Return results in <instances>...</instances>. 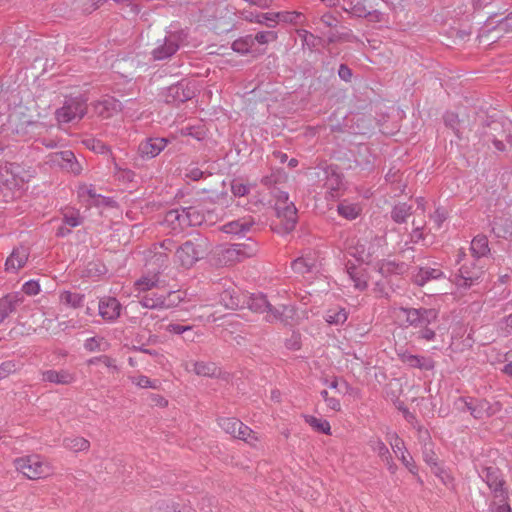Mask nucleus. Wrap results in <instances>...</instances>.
<instances>
[{"label": "nucleus", "instance_id": "f257e3e1", "mask_svg": "<svg viewBox=\"0 0 512 512\" xmlns=\"http://www.w3.org/2000/svg\"><path fill=\"white\" fill-rule=\"evenodd\" d=\"M212 245L208 238L198 236L193 240H187L176 250L175 256L184 268H190L198 260L211 252Z\"/></svg>", "mask_w": 512, "mask_h": 512}, {"label": "nucleus", "instance_id": "f03ea898", "mask_svg": "<svg viewBox=\"0 0 512 512\" xmlns=\"http://www.w3.org/2000/svg\"><path fill=\"white\" fill-rule=\"evenodd\" d=\"M187 34L183 30L170 31L163 39H158L150 52L153 61L170 60L185 45Z\"/></svg>", "mask_w": 512, "mask_h": 512}, {"label": "nucleus", "instance_id": "7ed1b4c3", "mask_svg": "<svg viewBox=\"0 0 512 512\" xmlns=\"http://www.w3.org/2000/svg\"><path fill=\"white\" fill-rule=\"evenodd\" d=\"M504 126V122L500 120L487 118L479 131L484 144L492 142L498 151H505V144L500 138L504 137L507 142L511 143L512 135L506 133Z\"/></svg>", "mask_w": 512, "mask_h": 512}, {"label": "nucleus", "instance_id": "20e7f679", "mask_svg": "<svg viewBox=\"0 0 512 512\" xmlns=\"http://www.w3.org/2000/svg\"><path fill=\"white\" fill-rule=\"evenodd\" d=\"M87 113L86 101L80 97L69 98L55 112L57 121L61 124L80 121Z\"/></svg>", "mask_w": 512, "mask_h": 512}, {"label": "nucleus", "instance_id": "39448f33", "mask_svg": "<svg viewBox=\"0 0 512 512\" xmlns=\"http://www.w3.org/2000/svg\"><path fill=\"white\" fill-rule=\"evenodd\" d=\"M15 468L28 479H40L49 474V466L38 455H30L17 458L14 461Z\"/></svg>", "mask_w": 512, "mask_h": 512}, {"label": "nucleus", "instance_id": "423d86ee", "mask_svg": "<svg viewBox=\"0 0 512 512\" xmlns=\"http://www.w3.org/2000/svg\"><path fill=\"white\" fill-rule=\"evenodd\" d=\"M479 475L491 490L494 499H509V492L505 487L506 481L499 468L493 466L484 467Z\"/></svg>", "mask_w": 512, "mask_h": 512}, {"label": "nucleus", "instance_id": "0eeeda50", "mask_svg": "<svg viewBox=\"0 0 512 512\" xmlns=\"http://www.w3.org/2000/svg\"><path fill=\"white\" fill-rule=\"evenodd\" d=\"M195 95V85L186 79H182L166 89L165 102L178 107L180 104L195 97Z\"/></svg>", "mask_w": 512, "mask_h": 512}, {"label": "nucleus", "instance_id": "6e6552de", "mask_svg": "<svg viewBox=\"0 0 512 512\" xmlns=\"http://www.w3.org/2000/svg\"><path fill=\"white\" fill-rule=\"evenodd\" d=\"M400 312L406 317L408 325L415 328H422L423 326H429L435 322L438 318V311L434 308H408L401 307Z\"/></svg>", "mask_w": 512, "mask_h": 512}, {"label": "nucleus", "instance_id": "1a4fd4ad", "mask_svg": "<svg viewBox=\"0 0 512 512\" xmlns=\"http://www.w3.org/2000/svg\"><path fill=\"white\" fill-rule=\"evenodd\" d=\"M456 404H461L458 409L462 412L468 411L475 419H484L495 414L493 406L485 399L472 397H459Z\"/></svg>", "mask_w": 512, "mask_h": 512}, {"label": "nucleus", "instance_id": "9d476101", "mask_svg": "<svg viewBox=\"0 0 512 512\" xmlns=\"http://www.w3.org/2000/svg\"><path fill=\"white\" fill-rule=\"evenodd\" d=\"M219 426L225 433L231 435L233 438L243 440L251 443L252 440L257 438L253 435V431L237 418L220 417L218 418Z\"/></svg>", "mask_w": 512, "mask_h": 512}, {"label": "nucleus", "instance_id": "9b49d317", "mask_svg": "<svg viewBox=\"0 0 512 512\" xmlns=\"http://www.w3.org/2000/svg\"><path fill=\"white\" fill-rule=\"evenodd\" d=\"M49 162L74 175L81 173L82 167L71 150L56 152L49 155Z\"/></svg>", "mask_w": 512, "mask_h": 512}, {"label": "nucleus", "instance_id": "f8f14e48", "mask_svg": "<svg viewBox=\"0 0 512 512\" xmlns=\"http://www.w3.org/2000/svg\"><path fill=\"white\" fill-rule=\"evenodd\" d=\"M482 274L483 270L476 265V259L468 260L460 266L456 283L460 287H470L479 280Z\"/></svg>", "mask_w": 512, "mask_h": 512}, {"label": "nucleus", "instance_id": "ddd939ff", "mask_svg": "<svg viewBox=\"0 0 512 512\" xmlns=\"http://www.w3.org/2000/svg\"><path fill=\"white\" fill-rule=\"evenodd\" d=\"M258 252V244L252 238H248L245 242L234 243L226 249V256L230 260L241 261L245 258L253 257Z\"/></svg>", "mask_w": 512, "mask_h": 512}, {"label": "nucleus", "instance_id": "4468645a", "mask_svg": "<svg viewBox=\"0 0 512 512\" xmlns=\"http://www.w3.org/2000/svg\"><path fill=\"white\" fill-rule=\"evenodd\" d=\"M164 223L174 234H180L189 228L184 206L167 211L164 217Z\"/></svg>", "mask_w": 512, "mask_h": 512}, {"label": "nucleus", "instance_id": "2eb2a0df", "mask_svg": "<svg viewBox=\"0 0 512 512\" xmlns=\"http://www.w3.org/2000/svg\"><path fill=\"white\" fill-rule=\"evenodd\" d=\"M168 140L160 137L146 138L139 144L138 152L142 158L152 159L167 146Z\"/></svg>", "mask_w": 512, "mask_h": 512}, {"label": "nucleus", "instance_id": "dca6fc26", "mask_svg": "<svg viewBox=\"0 0 512 512\" xmlns=\"http://www.w3.org/2000/svg\"><path fill=\"white\" fill-rule=\"evenodd\" d=\"M188 227L201 226L211 217L212 211L205 208L201 202L191 206H184Z\"/></svg>", "mask_w": 512, "mask_h": 512}, {"label": "nucleus", "instance_id": "f3484780", "mask_svg": "<svg viewBox=\"0 0 512 512\" xmlns=\"http://www.w3.org/2000/svg\"><path fill=\"white\" fill-rule=\"evenodd\" d=\"M295 314L296 311L292 306L280 305L279 307H274L270 304L266 312L265 320L269 323L280 321L284 325H291Z\"/></svg>", "mask_w": 512, "mask_h": 512}, {"label": "nucleus", "instance_id": "a211bd4d", "mask_svg": "<svg viewBox=\"0 0 512 512\" xmlns=\"http://www.w3.org/2000/svg\"><path fill=\"white\" fill-rule=\"evenodd\" d=\"M122 306L115 297H104L98 303V312L103 320L114 322L121 313Z\"/></svg>", "mask_w": 512, "mask_h": 512}, {"label": "nucleus", "instance_id": "6ab92c4d", "mask_svg": "<svg viewBox=\"0 0 512 512\" xmlns=\"http://www.w3.org/2000/svg\"><path fill=\"white\" fill-rule=\"evenodd\" d=\"M21 292H12L0 298V324L24 302Z\"/></svg>", "mask_w": 512, "mask_h": 512}, {"label": "nucleus", "instance_id": "aec40b11", "mask_svg": "<svg viewBox=\"0 0 512 512\" xmlns=\"http://www.w3.org/2000/svg\"><path fill=\"white\" fill-rule=\"evenodd\" d=\"M93 110L99 117L108 119L121 111V103L114 97L106 96L93 104Z\"/></svg>", "mask_w": 512, "mask_h": 512}, {"label": "nucleus", "instance_id": "412c9836", "mask_svg": "<svg viewBox=\"0 0 512 512\" xmlns=\"http://www.w3.org/2000/svg\"><path fill=\"white\" fill-rule=\"evenodd\" d=\"M246 294L241 293L236 287L229 286L220 294V302L228 309L236 310L245 307Z\"/></svg>", "mask_w": 512, "mask_h": 512}, {"label": "nucleus", "instance_id": "4be33fe9", "mask_svg": "<svg viewBox=\"0 0 512 512\" xmlns=\"http://www.w3.org/2000/svg\"><path fill=\"white\" fill-rule=\"evenodd\" d=\"M231 48L234 52L242 56L250 54L253 57H257L265 53V49L255 48L251 34L239 37L234 40L231 44Z\"/></svg>", "mask_w": 512, "mask_h": 512}, {"label": "nucleus", "instance_id": "5701e85b", "mask_svg": "<svg viewBox=\"0 0 512 512\" xmlns=\"http://www.w3.org/2000/svg\"><path fill=\"white\" fill-rule=\"evenodd\" d=\"M28 257V247L21 245L17 248H14L5 262V270L8 272H16L26 264Z\"/></svg>", "mask_w": 512, "mask_h": 512}, {"label": "nucleus", "instance_id": "b1692460", "mask_svg": "<svg viewBox=\"0 0 512 512\" xmlns=\"http://www.w3.org/2000/svg\"><path fill=\"white\" fill-rule=\"evenodd\" d=\"M400 360L411 368L429 371L434 369L435 362L431 357L413 355L409 352L399 354Z\"/></svg>", "mask_w": 512, "mask_h": 512}, {"label": "nucleus", "instance_id": "393cba45", "mask_svg": "<svg viewBox=\"0 0 512 512\" xmlns=\"http://www.w3.org/2000/svg\"><path fill=\"white\" fill-rule=\"evenodd\" d=\"M76 380L75 374L66 369L46 370L42 372V381L57 385H69Z\"/></svg>", "mask_w": 512, "mask_h": 512}, {"label": "nucleus", "instance_id": "a878e982", "mask_svg": "<svg viewBox=\"0 0 512 512\" xmlns=\"http://www.w3.org/2000/svg\"><path fill=\"white\" fill-rule=\"evenodd\" d=\"M255 225L252 217H244L230 221L223 226V231L227 234L245 236Z\"/></svg>", "mask_w": 512, "mask_h": 512}, {"label": "nucleus", "instance_id": "bb28decb", "mask_svg": "<svg viewBox=\"0 0 512 512\" xmlns=\"http://www.w3.org/2000/svg\"><path fill=\"white\" fill-rule=\"evenodd\" d=\"M324 186L331 191H338L342 185V174L337 165L331 164L323 168Z\"/></svg>", "mask_w": 512, "mask_h": 512}, {"label": "nucleus", "instance_id": "cd10ccee", "mask_svg": "<svg viewBox=\"0 0 512 512\" xmlns=\"http://www.w3.org/2000/svg\"><path fill=\"white\" fill-rule=\"evenodd\" d=\"M244 302L245 307L255 313H265L270 307V302L267 300L266 295L262 293L246 294Z\"/></svg>", "mask_w": 512, "mask_h": 512}, {"label": "nucleus", "instance_id": "c85d7f7f", "mask_svg": "<svg viewBox=\"0 0 512 512\" xmlns=\"http://www.w3.org/2000/svg\"><path fill=\"white\" fill-rule=\"evenodd\" d=\"M440 278H444V273L440 269L420 267L413 275V282L418 286H424L428 281Z\"/></svg>", "mask_w": 512, "mask_h": 512}, {"label": "nucleus", "instance_id": "c756f323", "mask_svg": "<svg viewBox=\"0 0 512 512\" xmlns=\"http://www.w3.org/2000/svg\"><path fill=\"white\" fill-rule=\"evenodd\" d=\"M278 216L283 217L285 220V230L287 232L292 231L297 223V208L293 202L285 206H277Z\"/></svg>", "mask_w": 512, "mask_h": 512}, {"label": "nucleus", "instance_id": "7c9ffc66", "mask_svg": "<svg viewBox=\"0 0 512 512\" xmlns=\"http://www.w3.org/2000/svg\"><path fill=\"white\" fill-rule=\"evenodd\" d=\"M346 272L349 275V278L353 281L354 287L356 289L364 291L368 287L364 269L357 268L354 263L349 261L346 264Z\"/></svg>", "mask_w": 512, "mask_h": 512}, {"label": "nucleus", "instance_id": "2f4dec72", "mask_svg": "<svg viewBox=\"0 0 512 512\" xmlns=\"http://www.w3.org/2000/svg\"><path fill=\"white\" fill-rule=\"evenodd\" d=\"M139 303L143 307L149 308V309L164 308V305H166L165 304V294L159 293V292H156L153 290L149 291V292L147 291L140 297Z\"/></svg>", "mask_w": 512, "mask_h": 512}, {"label": "nucleus", "instance_id": "473e14b6", "mask_svg": "<svg viewBox=\"0 0 512 512\" xmlns=\"http://www.w3.org/2000/svg\"><path fill=\"white\" fill-rule=\"evenodd\" d=\"M470 250L474 259L485 257L490 253L488 238L485 235H477L471 241Z\"/></svg>", "mask_w": 512, "mask_h": 512}, {"label": "nucleus", "instance_id": "72a5a7b5", "mask_svg": "<svg viewBox=\"0 0 512 512\" xmlns=\"http://www.w3.org/2000/svg\"><path fill=\"white\" fill-rule=\"evenodd\" d=\"M413 213V207L412 205L405 203V202H399L395 204L391 210V219L398 224L406 223L408 217L412 215Z\"/></svg>", "mask_w": 512, "mask_h": 512}, {"label": "nucleus", "instance_id": "f704fd0d", "mask_svg": "<svg viewBox=\"0 0 512 512\" xmlns=\"http://www.w3.org/2000/svg\"><path fill=\"white\" fill-rule=\"evenodd\" d=\"M405 264L390 260H382L379 263L378 271L383 277H389L391 275H399L404 272Z\"/></svg>", "mask_w": 512, "mask_h": 512}, {"label": "nucleus", "instance_id": "c9c22d12", "mask_svg": "<svg viewBox=\"0 0 512 512\" xmlns=\"http://www.w3.org/2000/svg\"><path fill=\"white\" fill-rule=\"evenodd\" d=\"M159 276H143L135 282V289L143 294L159 287Z\"/></svg>", "mask_w": 512, "mask_h": 512}, {"label": "nucleus", "instance_id": "e433bc0d", "mask_svg": "<svg viewBox=\"0 0 512 512\" xmlns=\"http://www.w3.org/2000/svg\"><path fill=\"white\" fill-rule=\"evenodd\" d=\"M304 419L305 422L315 431L326 435L331 434V426L327 420H323L312 415H304Z\"/></svg>", "mask_w": 512, "mask_h": 512}, {"label": "nucleus", "instance_id": "4c0bfd02", "mask_svg": "<svg viewBox=\"0 0 512 512\" xmlns=\"http://www.w3.org/2000/svg\"><path fill=\"white\" fill-rule=\"evenodd\" d=\"M84 294L71 292V291H64L60 294V301L61 303L68 305L73 308H79L83 305L84 302Z\"/></svg>", "mask_w": 512, "mask_h": 512}, {"label": "nucleus", "instance_id": "58836bf2", "mask_svg": "<svg viewBox=\"0 0 512 512\" xmlns=\"http://www.w3.org/2000/svg\"><path fill=\"white\" fill-rule=\"evenodd\" d=\"M63 444L65 448L74 452L85 451L90 447L89 441L82 437L65 438Z\"/></svg>", "mask_w": 512, "mask_h": 512}, {"label": "nucleus", "instance_id": "ea45409f", "mask_svg": "<svg viewBox=\"0 0 512 512\" xmlns=\"http://www.w3.org/2000/svg\"><path fill=\"white\" fill-rule=\"evenodd\" d=\"M193 371L199 376L214 377L216 376L217 366L213 362H194Z\"/></svg>", "mask_w": 512, "mask_h": 512}, {"label": "nucleus", "instance_id": "a19ab883", "mask_svg": "<svg viewBox=\"0 0 512 512\" xmlns=\"http://www.w3.org/2000/svg\"><path fill=\"white\" fill-rule=\"evenodd\" d=\"M84 221V218L80 215L78 210L73 208L66 209L63 212V223L70 228L77 227L81 225Z\"/></svg>", "mask_w": 512, "mask_h": 512}, {"label": "nucleus", "instance_id": "79ce46f5", "mask_svg": "<svg viewBox=\"0 0 512 512\" xmlns=\"http://www.w3.org/2000/svg\"><path fill=\"white\" fill-rule=\"evenodd\" d=\"M347 318H348V313L346 312V310L344 308H340L338 310L330 309L327 311V314L325 317L326 321L329 324H333V325L344 324L346 322Z\"/></svg>", "mask_w": 512, "mask_h": 512}, {"label": "nucleus", "instance_id": "37998d69", "mask_svg": "<svg viewBox=\"0 0 512 512\" xmlns=\"http://www.w3.org/2000/svg\"><path fill=\"white\" fill-rule=\"evenodd\" d=\"M294 272L304 275L310 273L314 267L313 261L304 257H299L291 263Z\"/></svg>", "mask_w": 512, "mask_h": 512}, {"label": "nucleus", "instance_id": "c03bdc74", "mask_svg": "<svg viewBox=\"0 0 512 512\" xmlns=\"http://www.w3.org/2000/svg\"><path fill=\"white\" fill-rule=\"evenodd\" d=\"M444 124L447 128H450L458 139H461L460 133V120L456 113L454 112H446L443 116Z\"/></svg>", "mask_w": 512, "mask_h": 512}, {"label": "nucleus", "instance_id": "a18cd8bd", "mask_svg": "<svg viewBox=\"0 0 512 512\" xmlns=\"http://www.w3.org/2000/svg\"><path fill=\"white\" fill-rule=\"evenodd\" d=\"M277 33L275 31H260L255 36L252 35L254 45H266L270 42L277 40Z\"/></svg>", "mask_w": 512, "mask_h": 512}, {"label": "nucleus", "instance_id": "49530a36", "mask_svg": "<svg viewBox=\"0 0 512 512\" xmlns=\"http://www.w3.org/2000/svg\"><path fill=\"white\" fill-rule=\"evenodd\" d=\"M338 213L348 220H354L359 215V209L353 204H339Z\"/></svg>", "mask_w": 512, "mask_h": 512}, {"label": "nucleus", "instance_id": "de8ad7c7", "mask_svg": "<svg viewBox=\"0 0 512 512\" xmlns=\"http://www.w3.org/2000/svg\"><path fill=\"white\" fill-rule=\"evenodd\" d=\"M370 446L372 450L377 453V455L380 457V459L383 461L384 459H387L389 456H391V453L388 449V447L385 445V443L377 438L375 440L370 441Z\"/></svg>", "mask_w": 512, "mask_h": 512}, {"label": "nucleus", "instance_id": "09e8293b", "mask_svg": "<svg viewBox=\"0 0 512 512\" xmlns=\"http://www.w3.org/2000/svg\"><path fill=\"white\" fill-rule=\"evenodd\" d=\"M496 500L489 503L488 512H512V507L508 502L509 499L499 500V502Z\"/></svg>", "mask_w": 512, "mask_h": 512}, {"label": "nucleus", "instance_id": "8fccbe9b", "mask_svg": "<svg viewBox=\"0 0 512 512\" xmlns=\"http://www.w3.org/2000/svg\"><path fill=\"white\" fill-rule=\"evenodd\" d=\"M85 144L96 153L108 154L111 152L109 146L97 139H88L85 141Z\"/></svg>", "mask_w": 512, "mask_h": 512}, {"label": "nucleus", "instance_id": "3c124183", "mask_svg": "<svg viewBox=\"0 0 512 512\" xmlns=\"http://www.w3.org/2000/svg\"><path fill=\"white\" fill-rule=\"evenodd\" d=\"M388 440L395 454H398V452H406L404 441L397 435V433H389Z\"/></svg>", "mask_w": 512, "mask_h": 512}, {"label": "nucleus", "instance_id": "603ef678", "mask_svg": "<svg viewBox=\"0 0 512 512\" xmlns=\"http://www.w3.org/2000/svg\"><path fill=\"white\" fill-rule=\"evenodd\" d=\"M17 370V363L14 360L4 361L0 364V380L7 378Z\"/></svg>", "mask_w": 512, "mask_h": 512}, {"label": "nucleus", "instance_id": "864d4df0", "mask_svg": "<svg viewBox=\"0 0 512 512\" xmlns=\"http://www.w3.org/2000/svg\"><path fill=\"white\" fill-rule=\"evenodd\" d=\"M165 294V304L164 309H169L174 306H177L182 300L183 297L176 291H167Z\"/></svg>", "mask_w": 512, "mask_h": 512}, {"label": "nucleus", "instance_id": "5fc2aeb1", "mask_svg": "<svg viewBox=\"0 0 512 512\" xmlns=\"http://www.w3.org/2000/svg\"><path fill=\"white\" fill-rule=\"evenodd\" d=\"M433 473L441 480V482L447 486L450 487L453 484V477L450 475V473L445 470L442 467H439L438 465L432 469Z\"/></svg>", "mask_w": 512, "mask_h": 512}, {"label": "nucleus", "instance_id": "6e6d98bb", "mask_svg": "<svg viewBox=\"0 0 512 512\" xmlns=\"http://www.w3.org/2000/svg\"><path fill=\"white\" fill-rule=\"evenodd\" d=\"M259 24H264L268 27H275L277 24V17L278 14L276 12H268V13H261L259 14Z\"/></svg>", "mask_w": 512, "mask_h": 512}, {"label": "nucleus", "instance_id": "4d7b16f0", "mask_svg": "<svg viewBox=\"0 0 512 512\" xmlns=\"http://www.w3.org/2000/svg\"><path fill=\"white\" fill-rule=\"evenodd\" d=\"M39 291H40V285H39L38 281L29 280L26 283H24L21 293L23 295L27 294V295L32 296V295L38 294Z\"/></svg>", "mask_w": 512, "mask_h": 512}, {"label": "nucleus", "instance_id": "13d9d810", "mask_svg": "<svg viewBox=\"0 0 512 512\" xmlns=\"http://www.w3.org/2000/svg\"><path fill=\"white\" fill-rule=\"evenodd\" d=\"M448 214L447 211L442 208L438 207L435 212L430 215V218L435 222L437 228H440L443 224V222L447 219Z\"/></svg>", "mask_w": 512, "mask_h": 512}, {"label": "nucleus", "instance_id": "bf43d9fd", "mask_svg": "<svg viewBox=\"0 0 512 512\" xmlns=\"http://www.w3.org/2000/svg\"><path fill=\"white\" fill-rule=\"evenodd\" d=\"M369 9L361 2H357L352 5L350 13L359 18H366L368 16Z\"/></svg>", "mask_w": 512, "mask_h": 512}, {"label": "nucleus", "instance_id": "052dcab7", "mask_svg": "<svg viewBox=\"0 0 512 512\" xmlns=\"http://www.w3.org/2000/svg\"><path fill=\"white\" fill-rule=\"evenodd\" d=\"M402 464L413 474L416 475L418 471V467L415 464L413 458L411 456H407L404 452L399 456Z\"/></svg>", "mask_w": 512, "mask_h": 512}, {"label": "nucleus", "instance_id": "680f3d73", "mask_svg": "<svg viewBox=\"0 0 512 512\" xmlns=\"http://www.w3.org/2000/svg\"><path fill=\"white\" fill-rule=\"evenodd\" d=\"M329 387L331 389H335L339 393H345L350 388L346 380H339L337 377L333 378V380L329 383Z\"/></svg>", "mask_w": 512, "mask_h": 512}, {"label": "nucleus", "instance_id": "e2e57ef3", "mask_svg": "<svg viewBox=\"0 0 512 512\" xmlns=\"http://www.w3.org/2000/svg\"><path fill=\"white\" fill-rule=\"evenodd\" d=\"M259 14L260 12H257L255 10H251V9H243L240 11V17L245 20V21H248V22H255V23H258L259 20Z\"/></svg>", "mask_w": 512, "mask_h": 512}, {"label": "nucleus", "instance_id": "0e129e2a", "mask_svg": "<svg viewBox=\"0 0 512 512\" xmlns=\"http://www.w3.org/2000/svg\"><path fill=\"white\" fill-rule=\"evenodd\" d=\"M423 458H424V461L428 465H430L432 469L438 465L437 456L431 448L425 447V449L423 451Z\"/></svg>", "mask_w": 512, "mask_h": 512}, {"label": "nucleus", "instance_id": "69168bd1", "mask_svg": "<svg viewBox=\"0 0 512 512\" xmlns=\"http://www.w3.org/2000/svg\"><path fill=\"white\" fill-rule=\"evenodd\" d=\"M231 191L235 196L243 197L249 193V187L239 182H232Z\"/></svg>", "mask_w": 512, "mask_h": 512}, {"label": "nucleus", "instance_id": "338daca9", "mask_svg": "<svg viewBox=\"0 0 512 512\" xmlns=\"http://www.w3.org/2000/svg\"><path fill=\"white\" fill-rule=\"evenodd\" d=\"M338 76L341 80L345 82H351L353 73L351 68H349L347 64L342 63L340 64L338 69Z\"/></svg>", "mask_w": 512, "mask_h": 512}, {"label": "nucleus", "instance_id": "774afa93", "mask_svg": "<svg viewBox=\"0 0 512 512\" xmlns=\"http://www.w3.org/2000/svg\"><path fill=\"white\" fill-rule=\"evenodd\" d=\"M497 28L505 32H512V12L498 21Z\"/></svg>", "mask_w": 512, "mask_h": 512}]
</instances>
